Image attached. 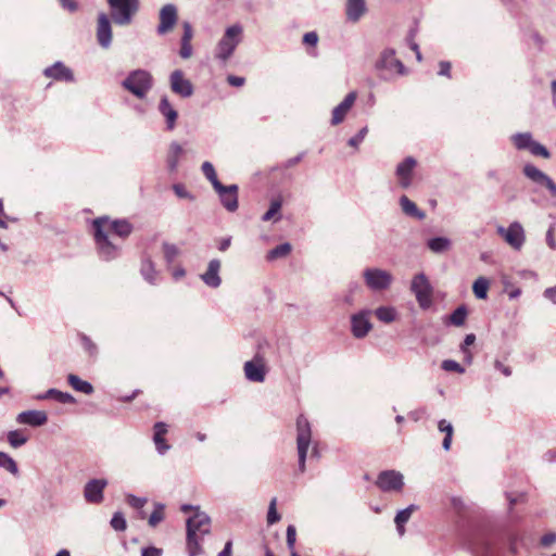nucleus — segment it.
Wrapping results in <instances>:
<instances>
[{
    "instance_id": "obj_1",
    "label": "nucleus",
    "mask_w": 556,
    "mask_h": 556,
    "mask_svg": "<svg viewBox=\"0 0 556 556\" xmlns=\"http://www.w3.org/2000/svg\"><path fill=\"white\" fill-rule=\"evenodd\" d=\"M92 229L98 241L103 240L104 243H110L108 240L113 236L121 240L127 239L134 227L127 219L99 217L93 220Z\"/></svg>"
},
{
    "instance_id": "obj_2",
    "label": "nucleus",
    "mask_w": 556,
    "mask_h": 556,
    "mask_svg": "<svg viewBox=\"0 0 556 556\" xmlns=\"http://www.w3.org/2000/svg\"><path fill=\"white\" fill-rule=\"evenodd\" d=\"M242 38L243 27L241 24L236 23L228 26L216 43L214 58L220 63L226 64L233 55L237 47L241 43Z\"/></svg>"
},
{
    "instance_id": "obj_3",
    "label": "nucleus",
    "mask_w": 556,
    "mask_h": 556,
    "mask_svg": "<svg viewBox=\"0 0 556 556\" xmlns=\"http://www.w3.org/2000/svg\"><path fill=\"white\" fill-rule=\"evenodd\" d=\"M376 70L379 72L380 78L384 80H392L406 74L404 64L395 56V50L390 48L381 52L376 63Z\"/></svg>"
},
{
    "instance_id": "obj_4",
    "label": "nucleus",
    "mask_w": 556,
    "mask_h": 556,
    "mask_svg": "<svg viewBox=\"0 0 556 556\" xmlns=\"http://www.w3.org/2000/svg\"><path fill=\"white\" fill-rule=\"evenodd\" d=\"M122 86L138 99H144L153 86V78L146 70H135L123 80Z\"/></svg>"
},
{
    "instance_id": "obj_5",
    "label": "nucleus",
    "mask_w": 556,
    "mask_h": 556,
    "mask_svg": "<svg viewBox=\"0 0 556 556\" xmlns=\"http://www.w3.org/2000/svg\"><path fill=\"white\" fill-rule=\"evenodd\" d=\"M312 441V429L307 418L300 415L296 418V447L299 455V470L305 471L307 451Z\"/></svg>"
},
{
    "instance_id": "obj_6",
    "label": "nucleus",
    "mask_w": 556,
    "mask_h": 556,
    "mask_svg": "<svg viewBox=\"0 0 556 556\" xmlns=\"http://www.w3.org/2000/svg\"><path fill=\"white\" fill-rule=\"evenodd\" d=\"M111 8V16L116 25L125 26L131 23L132 16L139 9V0H106Z\"/></svg>"
},
{
    "instance_id": "obj_7",
    "label": "nucleus",
    "mask_w": 556,
    "mask_h": 556,
    "mask_svg": "<svg viewBox=\"0 0 556 556\" xmlns=\"http://www.w3.org/2000/svg\"><path fill=\"white\" fill-rule=\"evenodd\" d=\"M211 532V518L207 514L197 510L194 515L187 520V540L200 541Z\"/></svg>"
},
{
    "instance_id": "obj_8",
    "label": "nucleus",
    "mask_w": 556,
    "mask_h": 556,
    "mask_svg": "<svg viewBox=\"0 0 556 556\" xmlns=\"http://www.w3.org/2000/svg\"><path fill=\"white\" fill-rule=\"evenodd\" d=\"M410 290L422 309H428L432 305L433 289L425 274L420 273L413 278Z\"/></svg>"
},
{
    "instance_id": "obj_9",
    "label": "nucleus",
    "mask_w": 556,
    "mask_h": 556,
    "mask_svg": "<svg viewBox=\"0 0 556 556\" xmlns=\"http://www.w3.org/2000/svg\"><path fill=\"white\" fill-rule=\"evenodd\" d=\"M364 280L367 287L372 291L387 290L392 281V275L380 268H367L363 273Z\"/></svg>"
},
{
    "instance_id": "obj_10",
    "label": "nucleus",
    "mask_w": 556,
    "mask_h": 556,
    "mask_svg": "<svg viewBox=\"0 0 556 556\" xmlns=\"http://www.w3.org/2000/svg\"><path fill=\"white\" fill-rule=\"evenodd\" d=\"M243 370L249 381L264 382L267 371L265 357L256 353L251 361L244 363Z\"/></svg>"
},
{
    "instance_id": "obj_11",
    "label": "nucleus",
    "mask_w": 556,
    "mask_h": 556,
    "mask_svg": "<svg viewBox=\"0 0 556 556\" xmlns=\"http://www.w3.org/2000/svg\"><path fill=\"white\" fill-rule=\"evenodd\" d=\"M522 172L523 175L532 182L546 188L552 197H556V184L547 174L539 169L533 164H526Z\"/></svg>"
},
{
    "instance_id": "obj_12",
    "label": "nucleus",
    "mask_w": 556,
    "mask_h": 556,
    "mask_svg": "<svg viewBox=\"0 0 556 556\" xmlns=\"http://www.w3.org/2000/svg\"><path fill=\"white\" fill-rule=\"evenodd\" d=\"M376 484L383 492L401 491L404 485L403 475L395 470L381 471Z\"/></svg>"
},
{
    "instance_id": "obj_13",
    "label": "nucleus",
    "mask_w": 556,
    "mask_h": 556,
    "mask_svg": "<svg viewBox=\"0 0 556 556\" xmlns=\"http://www.w3.org/2000/svg\"><path fill=\"white\" fill-rule=\"evenodd\" d=\"M416 165L417 161L413 156H407L397 164L395 176L402 189H408L412 186Z\"/></svg>"
},
{
    "instance_id": "obj_14",
    "label": "nucleus",
    "mask_w": 556,
    "mask_h": 556,
    "mask_svg": "<svg viewBox=\"0 0 556 556\" xmlns=\"http://www.w3.org/2000/svg\"><path fill=\"white\" fill-rule=\"evenodd\" d=\"M370 315L369 309H364L351 316V331L355 338L362 339L371 330Z\"/></svg>"
},
{
    "instance_id": "obj_15",
    "label": "nucleus",
    "mask_w": 556,
    "mask_h": 556,
    "mask_svg": "<svg viewBox=\"0 0 556 556\" xmlns=\"http://www.w3.org/2000/svg\"><path fill=\"white\" fill-rule=\"evenodd\" d=\"M170 89L174 93L189 98L193 94V86L191 81L185 78L184 73L180 70L174 71L169 76Z\"/></svg>"
},
{
    "instance_id": "obj_16",
    "label": "nucleus",
    "mask_w": 556,
    "mask_h": 556,
    "mask_svg": "<svg viewBox=\"0 0 556 556\" xmlns=\"http://www.w3.org/2000/svg\"><path fill=\"white\" fill-rule=\"evenodd\" d=\"M97 40L100 47L109 49L112 43V26L105 13H99L97 23Z\"/></svg>"
},
{
    "instance_id": "obj_17",
    "label": "nucleus",
    "mask_w": 556,
    "mask_h": 556,
    "mask_svg": "<svg viewBox=\"0 0 556 556\" xmlns=\"http://www.w3.org/2000/svg\"><path fill=\"white\" fill-rule=\"evenodd\" d=\"M178 15L177 9L174 4H165L160 10V24L157 26V33L160 35H165L169 33L175 24L177 23Z\"/></svg>"
},
{
    "instance_id": "obj_18",
    "label": "nucleus",
    "mask_w": 556,
    "mask_h": 556,
    "mask_svg": "<svg viewBox=\"0 0 556 556\" xmlns=\"http://www.w3.org/2000/svg\"><path fill=\"white\" fill-rule=\"evenodd\" d=\"M108 485L105 479H92L84 488V497L88 503L99 504L103 501V491Z\"/></svg>"
},
{
    "instance_id": "obj_19",
    "label": "nucleus",
    "mask_w": 556,
    "mask_h": 556,
    "mask_svg": "<svg viewBox=\"0 0 556 556\" xmlns=\"http://www.w3.org/2000/svg\"><path fill=\"white\" fill-rule=\"evenodd\" d=\"M356 98L357 93L351 91L345 96L343 101L332 110L331 125L337 126L344 121L346 114L354 105Z\"/></svg>"
},
{
    "instance_id": "obj_20",
    "label": "nucleus",
    "mask_w": 556,
    "mask_h": 556,
    "mask_svg": "<svg viewBox=\"0 0 556 556\" xmlns=\"http://www.w3.org/2000/svg\"><path fill=\"white\" fill-rule=\"evenodd\" d=\"M214 190L218 193L220 202L230 212H233L238 208V186L230 185L224 186L222 188H214Z\"/></svg>"
},
{
    "instance_id": "obj_21",
    "label": "nucleus",
    "mask_w": 556,
    "mask_h": 556,
    "mask_svg": "<svg viewBox=\"0 0 556 556\" xmlns=\"http://www.w3.org/2000/svg\"><path fill=\"white\" fill-rule=\"evenodd\" d=\"M16 421L30 427H40L48 421V415L43 410H25L16 416Z\"/></svg>"
},
{
    "instance_id": "obj_22",
    "label": "nucleus",
    "mask_w": 556,
    "mask_h": 556,
    "mask_svg": "<svg viewBox=\"0 0 556 556\" xmlns=\"http://www.w3.org/2000/svg\"><path fill=\"white\" fill-rule=\"evenodd\" d=\"M220 262L219 260L210 261L206 270L200 276L202 281L210 288H218L222 283L219 277Z\"/></svg>"
},
{
    "instance_id": "obj_23",
    "label": "nucleus",
    "mask_w": 556,
    "mask_h": 556,
    "mask_svg": "<svg viewBox=\"0 0 556 556\" xmlns=\"http://www.w3.org/2000/svg\"><path fill=\"white\" fill-rule=\"evenodd\" d=\"M366 13V0H346L345 16L349 22L357 23Z\"/></svg>"
},
{
    "instance_id": "obj_24",
    "label": "nucleus",
    "mask_w": 556,
    "mask_h": 556,
    "mask_svg": "<svg viewBox=\"0 0 556 556\" xmlns=\"http://www.w3.org/2000/svg\"><path fill=\"white\" fill-rule=\"evenodd\" d=\"M497 231L502 235L507 243H522L525 241V231L521 224L515 222L506 229L498 227Z\"/></svg>"
},
{
    "instance_id": "obj_25",
    "label": "nucleus",
    "mask_w": 556,
    "mask_h": 556,
    "mask_svg": "<svg viewBox=\"0 0 556 556\" xmlns=\"http://www.w3.org/2000/svg\"><path fill=\"white\" fill-rule=\"evenodd\" d=\"M43 74L56 80L73 81L74 75L71 68L65 66L62 62H55L53 65L47 67Z\"/></svg>"
},
{
    "instance_id": "obj_26",
    "label": "nucleus",
    "mask_w": 556,
    "mask_h": 556,
    "mask_svg": "<svg viewBox=\"0 0 556 556\" xmlns=\"http://www.w3.org/2000/svg\"><path fill=\"white\" fill-rule=\"evenodd\" d=\"M159 111L166 119L167 129L173 130L176 125L178 113L174 109V106L169 103L167 97H162L160 104H159Z\"/></svg>"
},
{
    "instance_id": "obj_27",
    "label": "nucleus",
    "mask_w": 556,
    "mask_h": 556,
    "mask_svg": "<svg viewBox=\"0 0 556 556\" xmlns=\"http://www.w3.org/2000/svg\"><path fill=\"white\" fill-rule=\"evenodd\" d=\"M167 432V426L164 422H156L154 425V435L153 441L159 454L164 455L170 446L166 443L164 435Z\"/></svg>"
},
{
    "instance_id": "obj_28",
    "label": "nucleus",
    "mask_w": 556,
    "mask_h": 556,
    "mask_svg": "<svg viewBox=\"0 0 556 556\" xmlns=\"http://www.w3.org/2000/svg\"><path fill=\"white\" fill-rule=\"evenodd\" d=\"M37 400H47V399H54L59 403L62 404H74L76 402L75 397L67 392H62L56 389H49L43 394H39L36 396Z\"/></svg>"
},
{
    "instance_id": "obj_29",
    "label": "nucleus",
    "mask_w": 556,
    "mask_h": 556,
    "mask_svg": "<svg viewBox=\"0 0 556 556\" xmlns=\"http://www.w3.org/2000/svg\"><path fill=\"white\" fill-rule=\"evenodd\" d=\"M400 206L403 213L409 217L417 219H422L425 217V213L420 211L417 205L406 195H402L400 198Z\"/></svg>"
},
{
    "instance_id": "obj_30",
    "label": "nucleus",
    "mask_w": 556,
    "mask_h": 556,
    "mask_svg": "<svg viewBox=\"0 0 556 556\" xmlns=\"http://www.w3.org/2000/svg\"><path fill=\"white\" fill-rule=\"evenodd\" d=\"M184 153L182 147L177 142H172L167 153V167L170 172H175L179 164V159Z\"/></svg>"
},
{
    "instance_id": "obj_31",
    "label": "nucleus",
    "mask_w": 556,
    "mask_h": 556,
    "mask_svg": "<svg viewBox=\"0 0 556 556\" xmlns=\"http://www.w3.org/2000/svg\"><path fill=\"white\" fill-rule=\"evenodd\" d=\"M68 384L77 392H81L84 394L93 393L94 389L92 384L86 380L80 379L77 375L70 374L67 376Z\"/></svg>"
},
{
    "instance_id": "obj_32",
    "label": "nucleus",
    "mask_w": 556,
    "mask_h": 556,
    "mask_svg": "<svg viewBox=\"0 0 556 556\" xmlns=\"http://www.w3.org/2000/svg\"><path fill=\"white\" fill-rule=\"evenodd\" d=\"M141 275L147 282L155 285L157 280V271L154 269V265L150 257H144L140 268Z\"/></svg>"
},
{
    "instance_id": "obj_33",
    "label": "nucleus",
    "mask_w": 556,
    "mask_h": 556,
    "mask_svg": "<svg viewBox=\"0 0 556 556\" xmlns=\"http://www.w3.org/2000/svg\"><path fill=\"white\" fill-rule=\"evenodd\" d=\"M416 509V506L415 505H409L408 507L400 510L395 518H394V522L396 525V529H397V532L399 534L402 536L405 532V528H404V525L409 520L413 511Z\"/></svg>"
},
{
    "instance_id": "obj_34",
    "label": "nucleus",
    "mask_w": 556,
    "mask_h": 556,
    "mask_svg": "<svg viewBox=\"0 0 556 556\" xmlns=\"http://www.w3.org/2000/svg\"><path fill=\"white\" fill-rule=\"evenodd\" d=\"M201 169L206 179L212 184L213 188H222V182L218 180L215 168L211 162L205 161L202 164Z\"/></svg>"
},
{
    "instance_id": "obj_35",
    "label": "nucleus",
    "mask_w": 556,
    "mask_h": 556,
    "mask_svg": "<svg viewBox=\"0 0 556 556\" xmlns=\"http://www.w3.org/2000/svg\"><path fill=\"white\" fill-rule=\"evenodd\" d=\"M376 317L386 324H390L396 318V311L392 306H380L375 311Z\"/></svg>"
},
{
    "instance_id": "obj_36",
    "label": "nucleus",
    "mask_w": 556,
    "mask_h": 556,
    "mask_svg": "<svg viewBox=\"0 0 556 556\" xmlns=\"http://www.w3.org/2000/svg\"><path fill=\"white\" fill-rule=\"evenodd\" d=\"M511 141L518 150H529L533 139L530 132H519L511 137Z\"/></svg>"
},
{
    "instance_id": "obj_37",
    "label": "nucleus",
    "mask_w": 556,
    "mask_h": 556,
    "mask_svg": "<svg viewBox=\"0 0 556 556\" xmlns=\"http://www.w3.org/2000/svg\"><path fill=\"white\" fill-rule=\"evenodd\" d=\"M281 205L280 199L271 200L269 208L264 213L262 219L264 222L278 220L280 218Z\"/></svg>"
},
{
    "instance_id": "obj_38",
    "label": "nucleus",
    "mask_w": 556,
    "mask_h": 556,
    "mask_svg": "<svg viewBox=\"0 0 556 556\" xmlns=\"http://www.w3.org/2000/svg\"><path fill=\"white\" fill-rule=\"evenodd\" d=\"M0 468L8 470L13 476H18V467L16 462L4 452H0Z\"/></svg>"
},
{
    "instance_id": "obj_39",
    "label": "nucleus",
    "mask_w": 556,
    "mask_h": 556,
    "mask_svg": "<svg viewBox=\"0 0 556 556\" xmlns=\"http://www.w3.org/2000/svg\"><path fill=\"white\" fill-rule=\"evenodd\" d=\"M165 505L162 503H154V510L149 517L148 523L150 527H156L165 518Z\"/></svg>"
},
{
    "instance_id": "obj_40",
    "label": "nucleus",
    "mask_w": 556,
    "mask_h": 556,
    "mask_svg": "<svg viewBox=\"0 0 556 556\" xmlns=\"http://www.w3.org/2000/svg\"><path fill=\"white\" fill-rule=\"evenodd\" d=\"M7 439H8L9 444L13 448L21 447L28 441V438L26 435H24V433L21 430L9 431L7 434Z\"/></svg>"
},
{
    "instance_id": "obj_41",
    "label": "nucleus",
    "mask_w": 556,
    "mask_h": 556,
    "mask_svg": "<svg viewBox=\"0 0 556 556\" xmlns=\"http://www.w3.org/2000/svg\"><path fill=\"white\" fill-rule=\"evenodd\" d=\"M97 253L100 258L110 261L118 256V245H98Z\"/></svg>"
},
{
    "instance_id": "obj_42",
    "label": "nucleus",
    "mask_w": 556,
    "mask_h": 556,
    "mask_svg": "<svg viewBox=\"0 0 556 556\" xmlns=\"http://www.w3.org/2000/svg\"><path fill=\"white\" fill-rule=\"evenodd\" d=\"M468 312L465 305L458 306L450 316V323L456 327H462L467 318Z\"/></svg>"
},
{
    "instance_id": "obj_43",
    "label": "nucleus",
    "mask_w": 556,
    "mask_h": 556,
    "mask_svg": "<svg viewBox=\"0 0 556 556\" xmlns=\"http://www.w3.org/2000/svg\"><path fill=\"white\" fill-rule=\"evenodd\" d=\"M488 289H489V281L484 277H479L476 279L472 286V290L475 295L478 299H485L488 295Z\"/></svg>"
},
{
    "instance_id": "obj_44",
    "label": "nucleus",
    "mask_w": 556,
    "mask_h": 556,
    "mask_svg": "<svg viewBox=\"0 0 556 556\" xmlns=\"http://www.w3.org/2000/svg\"><path fill=\"white\" fill-rule=\"evenodd\" d=\"M291 248H292V245H276V248L271 249L267 253L266 257L268 261L285 258L291 253V251H292Z\"/></svg>"
},
{
    "instance_id": "obj_45",
    "label": "nucleus",
    "mask_w": 556,
    "mask_h": 556,
    "mask_svg": "<svg viewBox=\"0 0 556 556\" xmlns=\"http://www.w3.org/2000/svg\"><path fill=\"white\" fill-rule=\"evenodd\" d=\"M367 134L368 127L364 126L354 137L349 139L348 144L354 149H358L359 144L364 141Z\"/></svg>"
},
{
    "instance_id": "obj_46",
    "label": "nucleus",
    "mask_w": 556,
    "mask_h": 556,
    "mask_svg": "<svg viewBox=\"0 0 556 556\" xmlns=\"http://www.w3.org/2000/svg\"><path fill=\"white\" fill-rule=\"evenodd\" d=\"M361 291V286L356 282L350 283L346 294L343 296V303L351 306L354 304V295Z\"/></svg>"
},
{
    "instance_id": "obj_47",
    "label": "nucleus",
    "mask_w": 556,
    "mask_h": 556,
    "mask_svg": "<svg viewBox=\"0 0 556 556\" xmlns=\"http://www.w3.org/2000/svg\"><path fill=\"white\" fill-rule=\"evenodd\" d=\"M276 505H277V498L274 497V498H271V501L269 503V507H268V513H267V523L268 525H274L280 520V515L277 513Z\"/></svg>"
},
{
    "instance_id": "obj_48",
    "label": "nucleus",
    "mask_w": 556,
    "mask_h": 556,
    "mask_svg": "<svg viewBox=\"0 0 556 556\" xmlns=\"http://www.w3.org/2000/svg\"><path fill=\"white\" fill-rule=\"evenodd\" d=\"M287 546L290 549L291 555L295 552V541H296V529L293 525H289L287 528Z\"/></svg>"
},
{
    "instance_id": "obj_49",
    "label": "nucleus",
    "mask_w": 556,
    "mask_h": 556,
    "mask_svg": "<svg viewBox=\"0 0 556 556\" xmlns=\"http://www.w3.org/2000/svg\"><path fill=\"white\" fill-rule=\"evenodd\" d=\"M111 527L116 531H124L127 527L126 519L122 513L117 511L111 519Z\"/></svg>"
},
{
    "instance_id": "obj_50",
    "label": "nucleus",
    "mask_w": 556,
    "mask_h": 556,
    "mask_svg": "<svg viewBox=\"0 0 556 556\" xmlns=\"http://www.w3.org/2000/svg\"><path fill=\"white\" fill-rule=\"evenodd\" d=\"M441 367L445 371H454V372H458V374L465 372V368L459 363H457L456 361H453V359L443 361L441 364Z\"/></svg>"
},
{
    "instance_id": "obj_51",
    "label": "nucleus",
    "mask_w": 556,
    "mask_h": 556,
    "mask_svg": "<svg viewBox=\"0 0 556 556\" xmlns=\"http://www.w3.org/2000/svg\"><path fill=\"white\" fill-rule=\"evenodd\" d=\"M529 151L533 154V155H538V156H542L544 159H548L549 157V152L548 150L542 146L541 143L536 142L533 140Z\"/></svg>"
},
{
    "instance_id": "obj_52",
    "label": "nucleus",
    "mask_w": 556,
    "mask_h": 556,
    "mask_svg": "<svg viewBox=\"0 0 556 556\" xmlns=\"http://www.w3.org/2000/svg\"><path fill=\"white\" fill-rule=\"evenodd\" d=\"M126 501H127L129 506H131L134 508H137V509L142 508L147 504V498L146 497H138V496H136L134 494H128L126 496Z\"/></svg>"
},
{
    "instance_id": "obj_53",
    "label": "nucleus",
    "mask_w": 556,
    "mask_h": 556,
    "mask_svg": "<svg viewBox=\"0 0 556 556\" xmlns=\"http://www.w3.org/2000/svg\"><path fill=\"white\" fill-rule=\"evenodd\" d=\"M173 191L180 199H188V200H193L194 199V197L189 191H187L185 186L181 185V184H175L173 186Z\"/></svg>"
},
{
    "instance_id": "obj_54",
    "label": "nucleus",
    "mask_w": 556,
    "mask_h": 556,
    "mask_svg": "<svg viewBox=\"0 0 556 556\" xmlns=\"http://www.w3.org/2000/svg\"><path fill=\"white\" fill-rule=\"evenodd\" d=\"M179 251L176 245H165L164 257L168 264L173 263Z\"/></svg>"
},
{
    "instance_id": "obj_55",
    "label": "nucleus",
    "mask_w": 556,
    "mask_h": 556,
    "mask_svg": "<svg viewBox=\"0 0 556 556\" xmlns=\"http://www.w3.org/2000/svg\"><path fill=\"white\" fill-rule=\"evenodd\" d=\"M187 549L189 556H197L203 552L200 541L187 540Z\"/></svg>"
},
{
    "instance_id": "obj_56",
    "label": "nucleus",
    "mask_w": 556,
    "mask_h": 556,
    "mask_svg": "<svg viewBox=\"0 0 556 556\" xmlns=\"http://www.w3.org/2000/svg\"><path fill=\"white\" fill-rule=\"evenodd\" d=\"M318 40H319V37L316 31H308V33H305L303 36V43L311 46V47L317 46Z\"/></svg>"
},
{
    "instance_id": "obj_57",
    "label": "nucleus",
    "mask_w": 556,
    "mask_h": 556,
    "mask_svg": "<svg viewBox=\"0 0 556 556\" xmlns=\"http://www.w3.org/2000/svg\"><path fill=\"white\" fill-rule=\"evenodd\" d=\"M179 55L182 59H189L192 55V46L191 42L180 41V50Z\"/></svg>"
},
{
    "instance_id": "obj_58",
    "label": "nucleus",
    "mask_w": 556,
    "mask_h": 556,
    "mask_svg": "<svg viewBox=\"0 0 556 556\" xmlns=\"http://www.w3.org/2000/svg\"><path fill=\"white\" fill-rule=\"evenodd\" d=\"M438 429L441 432H444L445 435H453L454 428L452 424L445 419H441L438 424Z\"/></svg>"
},
{
    "instance_id": "obj_59",
    "label": "nucleus",
    "mask_w": 556,
    "mask_h": 556,
    "mask_svg": "<svg viewBox=\"0 0 556 556\" xmlns=\"http://www.w3.org/2000/svg\"><path fill=\"white\" fill-rule=\"evenodd\" d=\"M184 33L181 36V41L191 42V39L193 37V29L189 22H185L182 24Z\"/></svg>"
},
{
    "instance_id": "obj_60",
    "label": "nucleus",
    "mask_w": 556,
    "mask_h": 556,
    "mask_svg": "<svg viewBox=\"0 0 556 556\" xmlns=\"http://www.w3.org/2000/svg\"><path fill=\"white\" fill-rule=\"evenodd\" d=\"M476 341V336L473 333L466 334L463 344L460 345V351L463 353H467L468 346L472 345Z\"/></svg>"
},
{
    "instance_id": "obj_61",
    "label": "nucleus",
    "mask_w": 556,
    "mask_h": 556,
    "mask_svg": "<svg viewBox=\"0 0 556 556\" xmlns=\"http://www.w3.org/2000/svg\"><path fill=\"white\" fill-rule=\"evenodd\" d=\"M439 66H440L439 75L451 77V63L450 62L441 61L439 63Z\"/></svg>"
},
{
    "instance_id": "obj_62",
    "label": "nucleus",
    "mask_w": 556,
    "mask_h": 556,
    "mask_svg": "<svg viewBox=\"0 0 556 556\" xmlns=\"http://www.w3.org/2000/svg\"><path fill=\"white\" fill-rule=\"evenodd\" d=\"M227 81L230 86H233V87H241L244 85V81L245 79L243 77H240V76H233V75H229L227 77Z\"/></svg>"
},
{
    "instance_id": "obj_63",
    "label": "nucleus",
    "mask_w": 556,
    "mask_h": 556,
    "mask_svg": "<svg viewBox=\"0 0 556 556\" xmlns=\"http://www.w3.org/2000/svg\"><path fill=\"white\" fill-rule=\"evenodd\" d=\"M162 549L156 547H146L141 551V556H161Z\"/></svg>"
},
{
    "instance_id": "obj_64",
    "label": "nucleus",
    "mask_w": 556,
    "mask_h": 556,
    "mask_svg": "<svg viewBox=\"0 0 556 556\" xmlns=\"http://www.w3.org/2000/svg\"><path fill=\"white\" fill-rule=\"evenodd\" d=\"M544 296L551 300L554 304H556V287L547 288L544 291Z\"/></svg>"
}]
</instances>
